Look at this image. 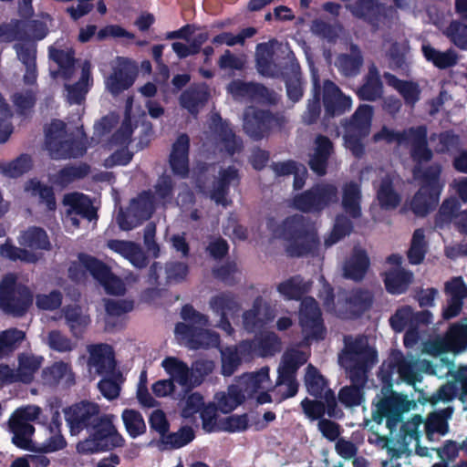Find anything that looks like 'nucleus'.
<instances>
[{
    "mask_svg": "<svg viewBox=\"0 0 467 467\" xmlns=\"http://www.w3.org/2000/svg\"><path fill=\"white\" fill-rule=\"evenodd\" d=\"M445 292L450 299L443 311V317L450 319L458 316L462 311V300L467 297V285L462 277H453L446 283Z\"/></svg>",
    "mask_w": 467,
    "mask_h": 467,
    "instance_id": "bb28decb",
    "label": "nucleus"
},
{
    "mask_svg": "<svg viewBox=\"0 0 467 467\" xmlns=\"http://www.w3.org/2000/svg\"><path fill=\"white\" fill-rule=\"evenodd\" d=\"M467 348V319L465 324H455L443 338L430 340L424 344L423 351L431 356L445 352L461 353Z\"/></svg>",
    "mask_w": 467,
    "mask_h": 467,
    "instance_id": "2eb2a0df",
    "label": "nucleus"
},
{
    "mask_svg": "<svg viewBox=\"0 0 467 467\" xmlns=\"http://www.w3.org/2000/svg\"><path fill=\"white\" fill-rule=\"evenodd\" d=\"M360 190L357 183L346 184L343 189L342 206L344 211L353 218L359 217L360 210Z\"/></svg>",
    "mask_w": 467,
    "mask_h": 467,
    "instance_id": "de8ad7c7",
    "label": "nucleus"
},
{
    "mask_svg": "<svg viewBox=\"0 0 467 467\" xmlns=\"http://www.w3.org/2000/svg\"><path fill=\"white\" fill-rule=\"evenodd\" d=\"M422 52L428 61L433 63L434 66L440 68H446L456 64L458 57L452 50L440 52L430 45H422Z\"/></svg>",
    "mask_w": 467,
    "mask_h": 467,
    "instance_id": "8fccbe9b",
    "label": "nucleus"
},
{
    "mask_svg": "<svg viewBox=\"0 0 467 467\" xmlns=\"http://www.w3.org/2000/svg\"><path fill=\"white\" fill-rule=\"evenodd\" d=\"M305 383L311 395L324 399L328 408V414L332 415L330 408L334 407L336 404L334 393L327 388L324 378L312 365H308L306 368Z\"/></svg>",
    "mask_w": 467,
    "mask_h": 467,
    "instance_id": "c85d7f7f",
    "label": "nucleus"
},
{
    "mask_svg": "<svg viewBox=\"0 0 467 467\" xmlns=\"http://www.w3.org/2000/svg\"><path fill=\"white\" fill-rule=\"evenodd\" d=\"M372 303L371 295L368 291H353L347 299V307L350 315L357 316L367 310Z\"/></svg>",
    "mask_w": 467,
    "mask_h": 467,
    "instance_id": "bf43d9fd",
    "label": "nucleus"
},
{
    "mask_svg": "<svg viewBox=\"0 0 467 467\" xmlns=\"http://www.w3.org/2000/svg\"><path fill=\"white\" fill-rule=\"evenodd\" d=\"M135 67L124 58H119L112 73L106 78L107 90L117 96L131 87L135 81Z\"/></svg>",
    "mask_w": 467,
    "mask_h": 467,
    "instance_id": "412c9836",
    "label": "nucleus"
},
{
    "mask_svg": "<svg viewBox=\"0 0 467 467\" xmlns=\"http://www.w3.org/2000/svg\"><path fill=\"white\" fill-rule=\"evenodd\" d=\"M63 204L67 207L65 222L67 226L78 227V216L88 221H92L96 217V211L91 201L83 193L72 192L66 194Z\"/></svg>",
    "mask_w": 467,
    "mask_h": 467,
    "instance_id": "6ab92c4d",
    "label": "nucleus"
},
{
    "mask_svg": "<svg viewBox=\"0 0 467 467\" xmlns=\"http://www.w3.org/2000/svg\"><path fill=\"white\" fill-rule=\"evenodd\" d=\"M426 135L427 130L423 126L403 132H396L384 126L373 137L375 141L396 142L400 146L410 145L412 159L417 162L413 174L414 178L420 182V188L409 205L410 210L420 216L426 215L437 206L443 188V183L439 179L440 166L434 165L424 171H421L422 163L428 161L431 157V152L427 148Z\"/></svg>",
    "mask_w": 467,
    "mask_h": 467,
    "instance_id": "f257e3e1",
    "label": "nucleus"
},
{
    "mask_svg": "<svg viewBox=\"0 0 467 467\" xmlns=\"http://www.w3.org/2000/svg\"><path fill=\"white\" fill-rule=\"evenodd\" d=\"M165 373L170 377L169 379L173 383H177L183 388L192 389L199 386L202 382L203 375L197 376L195 370H199V366H203L205 373L213 369L211 362L200 363L196 362L191 368L189 366L176 357H166L161 363Z\"/></svg>",
    "mask_w": 467,
    "mask_h": 467,
    "instance_id": "ddd939ff",
    "label": "nucleus"
},
{
    "mask_svg": "<svg viewBox=\"0 0 467 467\" xmlns=\"http://www.w3.org/2000/svg\"><path fill=\"white\" fill-rule=\"evenodd\" d=\"M213 123L220 142L223 145L228 153L234 154V151L239 149L240 144L232 130L226 123H223L222 119L217 115L213 117Z\"/></svg>",
    "mask_w": 467,
    "mask_h": 467,
    "instance_id": "603ef678",
    "label": "nucleus"
},
{
    "mask_svg": "<svg viewBox=\"0 0 467 467\" xmlns=\"http://www.w3.org/2000/svg\"><path fill=\"white\" fill-rule=\"evenodd\" d=\"M181 315L184 322L176 326L175 336L182 345L191 349L218 347L219 336L209 329L202 328L208 325L207 317L196 312L190 306L182 307Z\"/></svg>",
    "mask_w": 467,
    "mask_h": 467,
    "instance_id": "0eeeda50",
    "label": "nucleus"
},
{
    "mask_svg": "<svg viewBox=\"0 0 467 467\" xmlns=\"http://www.w3.org/2000/svg\"><path fill=\"white\" fill-rule=\"evenodd\" d=\"M379 177L376 193L379 205L386 210L396 208L400 202V196L393 187V182L396 179L395 173L380 170Z\"/></svg>",
    "mask_w": 467,
    "mask_h": 467,
    "instance_id": "a878e982",
    "label": "nucleus"
},
{
    "mask_svg": "<svg viewBox=\"0 0 467 467\" xmlns=\"http://www.w3.org/2000/svg\"><path fill=\"white\" fill-rule=\"evenodd\" d=\"M49 57L54 60L60 74L67 82L65 83L66 99L70 104H80L92 86L91 65L84 61L76 67L70 48L59 49L50 47Z\"/></svg>",
    "mask_w": 467,
    "mask_h": 467,
    "instance_id": "7ed1b4c3",
    "label": "nucleus"
},
{
    "mask_svg": "<svg viewBox=\"0 0 467 467\" xmlns=\"http://www.w3.org/2000/svg\"><path fill=\"white\" fill-rule=\"evenodd\" d=\"M431 366L428 362L415 361L412 358H403L397 365V372L400 379L410 385H415L417 381H420L418 370L428 372Z\"/></svg>",
    "mask_w": 467,
    "mask_h": 467,
    "instance_id": "79ce46f5",
    "label": "nucleus"
},
{
    "mask_svg": "<svg viewBox=\"0 0 467 467\" xmlns=\"http://www.w3.org/2000/svg\"><path fill=\"white\" fill-rule=\"evenodd\" d=\"M213 311L221 317L218 327L225 331L228 335L233 333V328L228 321V317H233L239 310L237 303L229 296L221 295L212 298L210 302Z\"/></svg>",
    "mask_w": 467,
    "mask_h": 467,
    "instance_id": "473e14b6",
    "label": "nucleus"
},
{
    "mask_svg": "<svg viewBox=\"0 0 467 467\" xmlns=\"http://www.w3.org/2000/svg\"><path fill=\"white\" fill-rule=\"evenodd\" d=\"M244 327L246 330L254 331L264 324L273 320L274 315L261 298H257L252 309L244 314Z\"/></svg>",
    "mask_w": 467,
    "mask_h": 467,
    "instance_id": "e433bc0d",
    "label": "nucleus"
},
{
    "mask_svg": "<svg viewBox=\"0 0 467 467\" xmlns=\"http://www.w3.org/2000/svg\"><path fill=\"white\" fill-rule=\"evenodd\" d=\"M0 254L13 261L21 260L26 263H35L40 257L38 253H30L26 250L16 247L9 243H5L1 246Z\"/></svg>",
    "mask_w": 467,
    "mask_h": 467,
    "instance_id": "0e129e2a",
    "label": "nucleus"
},
{
    "mask_svg": "<svg viewBox=\"0 0 467 467\" xmlns=\"http://www.w3.org/2000/svg\"><path fill=\"white\" fill-rule=\"evenodd\" d=\"M279 349V338L272 332L256 337L253 341H244L236 348H227L221 351L222 372L224 376H231L243 361L254 356H272Z\"/></svg>",
    "mask_w": 467,
    "mask_h": 467,
    "instance_id": "423d86ee",
    "label": "nucleus"
},
{
    "mask_svg": "<svg viewBox=\"0 0 467 467\" xmlns=\"http://www.w3.org/2000/svg\"><path fill=\"white\" fill-rule=\"evenodd\" d=\"M189 137L185 134L180 135L172 145L170 155V165L172 171L182 177L186 176L189 171Z\"/></svg>",
    "mask_w": 467,
    "mask_h": 467,
    "instance_id": "72a5a7b5",
    "label": "nucleus"
},
{
    "mask_svg": "<svg viewBox=\"0 0 467 467\" xmlns=\"http://www.w3.org/2000/svg\"><path fill=\"white\" fill-rule=\"evenodd\" d=\"M415 407L416 402L414 400L398 393H393L389 397L379 400L373 411V420L380 423L383 419H386V424L389 430V438L373 432L368 437L369 443L380 449H386L391 458L401 457L403 454H395L391 450L392 447H398V440L394 431L400 424L401 414L413 410Z\"/></svg>",
    "mask_w": 467,
    "mask_h": 467,
    "instance_id": "20e7f679",
    "label": "nucleus"
},
{
    "mask_svg": "<svg viewBox=\"0 0 467 467\" xmlns=\"http://www.w3.org/2000/svg\"><path fill=\"white\" fill-rule=\"evenodd\" d=\"M299 322L306 341L324 337L325 328L321 313L314 298L306 297L303 300L299 311Z\"/></svg>",
    "mask_w": 467,
    "mask_h": 467,
    "instance_id": "f3484780",
    "label": "nucleus"
},
{
    "mask_svg": "<svg viewBox=\"0 0 467 467\" xmlns=\"http://www.w3.org/2000/svg\"><path fill=\"white\" fill-rule=\"evenodd\" d=\"M21 245L32 250H47L49 248V241L47 233L37 227H32L22 234L19 239Z\"/></svg>",
    "mask_w": 467,
    "mask_h": 467,
    "instance_id": "09e8293b",
    "label": "nucleus"
},
{
    "mask_svg": "<svg viewBox=\"0 0 467 467\" xmlns=\"http://www.w3.org/2000/svg\"><path fill=\"white\" fill-rule=\"evenodd\" d=\"M202 429L206 432H220V430H212L222 425L223 417L218 414V408L213 403H209L201 411Z\"/></svg>",
    "mask_w": 467,
    "mask_h": 467,
    "instance_id": "338daca9",
    "label": "nucleus"
},
{
    "mask_svg": "<svg viewBox=\"0 0 467 467\" xmlns=\"http://www.w3.org/2000/svg\"><path fill=\"white\" fill-rule=\"evenodd\" d=\"M427 252L426 234L423 229H417L412 234L408 258L410 264L418 265L424 259Z\"/></svg>",
    "mask_w": 467,
    "mask_h": 467,
    "instance_id": "6e6d98bb",
    "label": "nucleus"
},
{
    "mask_svg": "<svg viewBox=\"0 0 467 467\" xmlns=\"http://www.w3.org/2000/svg\"><path fill=\"white\" fill-rule=\"evenodd\" d=\"M82 264L89 270L90 275L99 281L110 295L120 296L126 291L123 281L113 275L109 268L94 257H83Z\"/></svg>",
    "mask_w": 467,
    "mask_h": 467,
    "instance_id": "aec40b11",
    "label": "nucleus"
},
{
    "mask_svg": "<svg viewBox=\"0 0 467 467\" xmlns=\"http://www.w3.org/2000/svg\"><path fill=\"white\" fill-rule=\"evenodd\" d=\"M387 264L389 269L385 273V285L390 294L400 295L404 293L412 282L413 275L400 267L401 256L392 254L388 257Z\"/></svg>",
    "mask_w": 467,
    "mask_h": 467,
    "instance_id": "4be33fe9",
    "label": "nucleus"
},
{
    "mask_svg": "<svg viewBox=\"0 0 467 467\" xmlns=\"http://www.w3.org/2000/svg\"><path fill=\"white\" fill-rule=\"evenodd\" d=\"M41 378L43 383L47 386L69 387L75 383V374L71 366L64 361H57L45 368L42 370Z\"/></svg>",
    "mask_w": 467,
    "mask_h": 467,
    "instance_id": "7c9ffc66",
    "label": "nucleus"
},
{
    "mask_svg": "<svg viewBox=\"0 0 467 467\" xmlns=\"http://www.w3.org/2000/svg\"><path fill=\"white\" fill-rule=\"evenodd\" d=\"M171 191V181L169 177H161L156 185V196L144 192L132 200L127 212L119 210L116 221L123 231H130L143 221L148 220L154 210L156 198L165 202Z\"/></svg>",
    "mask_w": 467,
    "mask_h": 467,
    "instance_id": "6e6552de",
    "label": "nucleus"
},
{
    "mask_svg": "<svg viewBox=\"0 0 467 467\" xmlns=\"http://www.w3.org/2000/svg\"><path fill=\"white\" fill-rule=\"evenodd\" d=\"M308 289V285L296 276L281 283L277 290L285 299H298Z\"/></svg>",
    "mask_w": 467,
    "mask_h": 467,
    "instance_id": "052dcab7",
    "label": "nucleus"
},
{
    "mask_svg": "<svg viewBox=\"0 0 467 467\" xmlns=\"http://www.w3.org/2000/svg\"><path fill=\"white\" fill-rule=\"evenodd\" d=\"M25 192L30 196L36 198L37 201L46 206L48 211L56 209V200L52 188L43 185L36 179L28 181L25 185Z\"/></svg>",
    "mask_w": 467,
    "mask_h": 467,
    "instance_id": "37998d69",
    "label": "nucleus"
},
{
    "mask_svg": "<svg viewBox=\"0 0 467 467\" xmlns=\"http://www.w3.org/2000/svg\"><path fill=\"white\" fill-rule=\"evenodd\" d=\"M115 420L112 414L102 415L93 426L89 437L78 443L77 451L82 454H90L122 446L124 439L114 425Z\"/></svg>",
    "mask_w": 467,
    "mask_h": 467,
    "instance_id": "1a4fd4ad",
    "label": "nucleus"
},
{
    "mask_svg": "<svg viewBox=\"0 0 467 467\" xmlns=\"http://www.w3.org/2000/svg\"><path fill=\"white\" fill-rule=\"evenodd\" d=\"M337 200V190L333 184L322 183L294 197V208L306 213H319Z\"/></svg>",
    "mask_w": 467,
    "mask_h": 467,
    "instance_id": "f8f14e48",
    "label": "nucleus"
},
{
    "mask_svg": "<svg viewBox=\"0 0 467 467\" xmlns=\"http://www.w3.org/2000/svg\"><path fill=\"white\" fill-rule=\"evenodd\" d=\"M368 267V258L361 248H355L353 254L344 266L346 277L353 280H360L365 275Z\"/></svg>",
    "mask_w": 467,
    "mask_h": 467,
    "instance_id": "a19ab883",
    "label": "nucleus"
},
{
    "mask_svg": "<svg viewBox=\"0 0 467 467\" xmlns=\"http://www.w3.org/2000/svg\"><path fill=\"white\" fill-rule=\"evenodd\" d=\"M25 333L18 329H8L0 332V350L2 357L13 351L25 339Z\"/></svg>",
    "mask_w": 467,
    "mask_h": 467,
    "instance_id": "69168bd1",
    "label": "nucleus"
},
{
    "mask_svg": "<svg viewBox=\"0 0 467 467\" xmlns=\"http://www.w3.org/2000/svg\"><path fill=\"white\" fill-rule=\"evenodd\" d=\"M268 237L271 240H283L292 255H303L317 246L316 234L309 229L301 214L287 217L279 224L274 218L266 220Z\"/></svg>",
    "mask_w": 467,
    "mask_h": 467,
    "instance_id": "39448f33",
    "label": "nucleus"
},
{
    "mask_svg": "<svg viewBox=\"0 0 467 467\" xmlns=\"http://www.w3.org/2000/svg\"><path fill=\"white\" fill-rule=\"evenodd\" d=\"M88 172L87 165H79L78 167H67L59 171V173L52 179V182L59 186H66L76 179L84 177Z\"/></svg>",
    "mask_w": 467,
    "mask_h": 467,
    "instance_id": "774afa93",
    "label": "nucleus"
},
{
    "mask_svg": "<svg viewBox=\"0 0 467 467\" xmlns=\"http://www.w3.org/2000/svg\"><path fill=\"white\" fill-rule=\"evenodd\" d=\"M237 180V171L234 168L229 167L227 170L220 173V177L213 190L210 193V197L216 203L226 206L228 200L226 198L227 187Z\"/></svg>",
    "mask_w": 467,
    "mask_h": 467,
    "instance_id": "49530a36",
    "label": "nucleus"
},
{
    "mask_svg": "<svg viewBox=\"0 0 467 467\" xmlns=\"http://www.w3.org/2000/svg\"><path fill=\"white\" fill-rule=\"evenodd\" d=\"M308 358V353L296 348L286 351L278 368V379L276 385L281 389L286 388V393L283 399L293 397L297 392L298 385L295 379L297 368L305 364Z\"/></svg>",
    "mask_w": 467,
    "mask_h": 467,
    "instance_id": "4468645a",
    "label": "nucleus"
},
{
    "mask_svg": "<svg viewBox=\"0 0 467 467\" xmlns=\"http://www.w3.org/2000/svg\"><path fill=\"white\" fill-rule=\"evenodd\" d=\"M323 102L327 113L334 116L340 115L350 109L352 100L345 96L339 88L331 81H326L323 87Z\"/></svg>",
    "mask_w": 467,
    "mask_h": 467,
    "instance_id": "cd10ccee",
    "label": "nucleus"
},
{
    "mask_svg": "<svg viewBox=\"0 0 467 467\" xmlns=\"http://www.w3.org/2000/svg\"><path fill=\"white\" fill-rule=\"evenodd\" d=\"M88 366L90 372L98 375L110 372L115 367L113 349L107 344L89 345Z\"/></svg>",
    "mask_w": 467,
    "mask_h": 467,
    "instance_id": "b1692460",
    "label": "nucleus"
},
{
    "mask_svg": "<svg viewBox=\"0 0 467 467\" xmlns=\"http://www.w3.org/2000/svg\"><path fill=\"white\" fill-rule=\"evenodd\" d=\"M9 429L13 433L12 441L16 447L26 451L36 450L31 439L35 428L29 421L24 420L13 413L9 420Z\"/></svg>",
    "mask_w": 467,
    "mask_h": 467,
    "instance_id": "2f4dec72",
    "label": "nucleus"
},
{
    "mask_svg": "<svg viewBox=\"0 0 467 467\" xmlns=\"http://www.w3.org/2000/svg\"><path fill=\"white\" fill-rule=\"evenodd\" d=\"M420 424V416H414L410 420L401 425L399 433H394L398 440V447H392L391 450L395 454H407L411 441H415L418 442L419 427Z\"/></svg>",
    "mask_w": 467,
    "mask_h": 467,
    "instance_id": "c9c22d12",
    "label": "nucleus"
},
{
    "mask_svg": "<svg viewBox=\"0 0 467 467\" xmlns=\"http://www.w3.org/2000/svg\"><path fill=\"white\" fill-rule=\"evenodd\" d=\"M19 60L26 67L24 81L33 84L36 80V45L31 40L21 41L15 46Z\"/></svg>",
    "mask_w": 467,
    "mask_h": 467,
    "instance_id": "f704fd0d",
    "label": "nucleus"
},
{
    "mask_svg": "<svg viewBox=\"0 0 467 467\" xmlns=\"http://www.w3.org/2000/svg\"><path fill=\"white\" fill-rule=\"evenodd\" d=\"M373 117V108L361 105L354 113L352 119L345 128V145L355 156L363 153L361 140L369 134Z\"/></svg>",
    "mask_w": 467,
    "mask_h": 467,
    "instance_id": "9b49d317",
    "label": "nucleus"
},
{
    "mask_svg": "<svg viewBox=\"0 0 467 467\" xmlns=\"http://www.w3.org/2000/svg\"><path fill=\"white\" fill-rule=\"evenodd\" d=\"M384 78L388 85L403 97L407 104L413 106L420 99V89L417 83L400 80L389 73H386Z\"/></svg>",
    "mask_w": 467,
    "mask_h": 467,
    "instance_id": "c03bdc74",
    "label": "nucleus"
},
{
    "mask_svg": "<svg viewBox=\"0 0 467 467\" xmlns=\"http://www.w3.org/2000/svg\"><path fill=\"white\" fill-rule=\"evenodd\" d=\"M121 419L130 437L136 438L145 432V421L138 410L126 409L121 414Z\"/></svg>",
    "mask_w": 467,
    "mask_h": 467,
    "instance_id": "864d4df0",
    "label": "nucleus"
},
{
    "mask_svg": "<svg viewBox=\"0 0 467 467\" xmlns=\"http://www.w3.org/2000/svg\"><path fill=\"white\" fill-rule=\"evenodd\" d=\"M331 152V141L324 136H318L316 139L313 153L310 155L309 160V165L313 171L318 175L325 174L327 161Z\"/></svg>",
    "mask_w": 467,
    "mask_h": 467,
    "instance_id": "4c0bfd02",
    "label": "nucleus"
},
{
    "mask_svg": "<svg viewBox=\"0 0 467 467\" xmlns=\"http://www.w3.org/2000/svg\"><path fill=\"white\" fill-rule=\"evenodd\" d=\"M16 275H6L0 283V307L8 314L21 316L28 306V300L16 301L14 298Z\"/></svg>",
    "mask_w": 467,
    "mask_h": 467,
    "instance_id": "393cba45",
    "label": "nucleus"
},
{
    "mask_svg": "<svg viewBox=\"0 0 467 467\" xmlns=\"http://www.w3.org/2000/svg\"><path fill=\"white\" fill-rule=\"evenodd\" d=\"M66 125L61 120H52L46 130V147L53 159L78 158L87 150L82 140L67 139Z\"/></svg>",
    "mask_w": 467,
    "mask_h": 467,
    "instance_id": "9d476101",
    "label": "nucleus"
},
{
    "mask_svg": "<svg viewBox=\"0 0 467 467\" xmlns=\"http://www.w3.org/2000/svg\"><path fill=\"white\" fill-rule=\"evenodd\" d=\"M193 439V430L191 427H182L178 431L165 434L161 438L162 449H179L187 445Z\"/></svg>",
    "mask_w": 467,
    "mask_h": 467,
    "instance_id": "4d7b16f0",
    "label": "nucleus"
},
{
    "mask_svg": "<svg viewBox=\"0 0 467 467\" xmlns=\"http://www.w3.org/2000/svg\"><path fill=\"white\" fill-rule=\"evenodd\" d=\"M278 125V119L263 110L248 108L244 115V129L252 138L258 139Z\"/></svg>",
    "mask_w": 467,
    "mask_h": 467,
    "instance_id": "5701e85b",
    "label": "nucleus"
},
{
    "mask_svg": "<svg viewBox=\"0 0 467 467\" xmlns=\"http://www.w3.org/2000/svg\"><path fill=\"white\" fill-rule=\"evenodd\" d=\"M245 395L242 394L237 385H232L226 392H219L214 400L218 409L223 413H230L244 400Z\"/></svg>",
    "mask_w": 467,
    "mask_h": 467,
    "instance_id": "a18cd8bd",
    "label": "nucleus"
},
{
    "mask_svg": "<svg viewBox=\"0 0 467 467\" xmlns=\"http://www.w3.org/2000/svg\"><path fill=\"white\" fill-rule=\"evenodd\" d=\"M348 8L355 16L372 23L373 17L380 14L382 6L376 0H359Z\"/></svg>",
    "mask_w": 467,
    "mask_h": 467,
    "instance_id": "13d9d810",
    "label": "nucleus"
},
{
    "mask_svg": "<svg viewBox=\"0 0 467 467\" xmlns=\"http://www.w3.org/2000/svg\"><path fill=\"white\" fill-rule=\"evenodd\" d=\"M17 360L16 373L19 382L30 383L34 379L36 372L42 366L44 358L32 353H21Z\"/></svg>",
    "mask_w": 467,
    "mask_h": 467,
    "instance_id": "ea45409f",
    "label": "nucleus"
},
{
    "mask_svg": "<svg viewBox=\"0 0 467 467\" xmlns=\"http://www.w3.org/2000/svg\"><path fill=\"white\" fill-rule=\"evenodd\" d=\"M377 360V352L368 345L366 337L345 338V348L339 356V363L347 370L352 386L343 388L339 391L338 400L346 407L358 406L362 402L360 388L366 382L367 370Z\"/></svg>",
    "mask_w": 467,
    "mask_h": 467,
    "instance_id": "f03ea898",
    "label": "nucleus"
},
{
    "mask_svg": "<svg viewBox=\"0 0 467 467\" xmlns=\"http://www.w3.org/2000/svg\"><path fill=\"white\" fill-rule=\"evenodd\" d=\"M63 314L72 335L79 337L90 323L89 316L77 305L65 306Z\"/></svg>",
    "mask_w": 467,
    "mask_h": 467,
    "instance_id": "58836bf2",
    "label": "nucleus"
},
{
    "mask_svg": "<svg viewBox=\"0 0 467 467\" xmlns=\"http://www.w3.org/2000/svg\"><path fill=\"white\" fill-rule=\"evenodd\" d=\"M455 200L445 201L440 209V216L444 217V220H451L452 217H454L455 224L459 230L467 234V210L458 213L455 216Z\"/></svg>",
    "mask_w": 467,
    "mask_h": 467,
    "instance_id": "680f3d73",
    "label": "nucleus"
},
{
    "mask_svg": "<svg viewBox=\"0 0 467 467\" xmlns=\"http://www.w3.org/2000/svg\"><path fill=\"white\" fill-rule=\"evenodd\" d=\"M382 93V85L376 67H371L366 83L359 88L358 96L364 100H375Z\"/></svg>",
    "mask_w": 467,
    "mask_h": 467,
    "instance_id": "5fc2aeb1",
    "label": "nucleus"
},
{
    "mask_svg": "<svg viewBox=\"0 0 467 467\" xmlns=\"http://www.w3.org/2000/svg\"><path fill=\"white\" fill-rule=\"evenodd\" d=\"M108 247L128 260L136 268H144L148 265V259L140 245L123 240H110Z\"/></svg>",
    "mask_w": 467,
    "mask_h": 467,
    "instance_id": "c756f323",
    "label": "nucleus"
},
{
    "mask_svg": "<svg viewBox=\"0 0 467 467\" xmlns=\"http://www.w3.org/2000/svg\"><path fill=\"white\" fill-rule=\"evenodd\" d=\"M47 346L54 351L66 353L74 350L77 343L58 330H52L47 337Z\"/></svg>",
    "mask_w": 467,
    "mask_h": 467,
    "instance_id": "e2e57ef3",
    "label": "nucleus"
},
{
    "mask_svg": "<svg viewBox=\"0 0 467 467\" xmlns=\"http://www.w3.org/2000/svg\"><path fill=\"white\" fill-rule=\"evenodd\" d=\"M237 386L245 398H254L259 404L268 403L272 400L267 393L272 387L267 367L262 368L255 373L243 375L238 379Z\"/></svg>",
    "mask_w": 467,
    "mask_h": 467,
    "instance_id": "dca6fc26",
    "label": "nucleus"
},
{
    "mask_svg": "<svg viewBox=\"0 0 467 467\" xmlns=\"http://www.w3.org/2000/svg\"><path fill=\"white\" fill-rule=\"evenodd\" d=\"M99 408L96 403L80 402L65 410V418L72 434H78L90 424L96 425L101 416L99 417Z\"/></svg>",
    "mask_w": 467,
    "mask_h": 467,
    "instance_id": "a211bd4d",
    "label": "nucleus"
},
{
    "mask_svg": "<svg viewBox=\"0 0 467 467\" xmlns=\"http://www.w3.org/2000/svg\"><path fill=\"white\" fill-rule=\"evenodd\" d=\"M208 99V92L205 87L197 89H190L181 96V105L191 114H196Z\"/></svg>",
    "mask_w": 467,
    "mask_h": 467,
    "instance_id": "3c124183",
    "label": "nucleus"
}]
</instances>
